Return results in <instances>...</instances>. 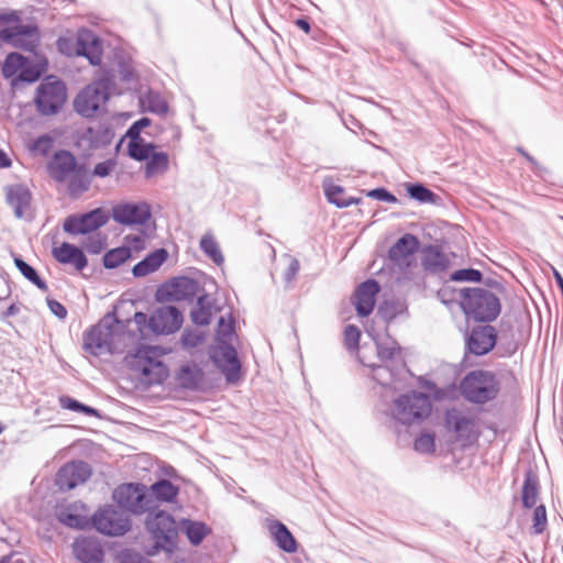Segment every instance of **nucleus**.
I'll return each mask as SVG.
<instances>
[{"instance_id":"obj_41","label":"nucleus","mask_w":563,"mask_h":563,"mask_svg":"<svg viewBox=\"0 0 563 563\" xmlns=\"http://www.w3.org/2000/svg\"><path fill=\"white\" fill-rule=\"evenodd\" d=\"M128 148L130 156L136 161H145L156 151L155 145L145 143L143 139H130Z\"/></svg>"},{"instance_id":"obj_28","label":"nucleus","mask_w":563,"mask_h":563,"mask_svg":"<svg viewBox=\"0 0 563 563\" xmlns=\"http://www.w3.org/2000/svg\"><path fill=\"white\" fill-rule=\"evenodd\" d=\"M445 422L448 428L453 430L459 438L471 440L475 437V421L472 417L457 410H449L445 415Z\"/></svg>"},{"instance_id":"obj_3","label":"nucleus","mask_w":563,"mask_h":563,"mask_svg":"<svg viewBox=\"0 0 563 563\" xmlns=\"http://www.w3.org/2000/svg\"><path fill=\"white\" fill-rule=\"evenodd\" d=\"M460 306L468 318H473L476 321H492L500 312L498 297L484 288L461 289Z\"/></svg>"},{"instance_id":"obj_59","label":"nucleus","mask_w":563,"mask_h":563,"mask_svg":"<svg viewBox=\"0 0 563 563\" xmlns=\"http://www.w3.org/2000/svg\"><path fill=\"white\" fill-rule=\"evenodd\" d=\"M85 247L91 254H99L104 247V241L100 234H97L88 239Z\"/></svg>"},{"instance_id":"obj_58","label":"nucleus","mask_w":563,"mask_h":563,"mask_svg":"<svg viewBox=\"0 0 563 563\" xmlns=\"http://www.w3.org/2000/svg\"><path fill=\"white\" fill-rule=\"evenodd\" d=\"M114 166H115V162L113 159H108V161L98 163L93 168L92 175L97 176V177H101V178L107 177L111 174Z\"/></svg>"},{"instance_id":"obj_54","label":"nucleus","mask_w":563,"mask_h":563,"mask_svg":"<svg viewBox=\"0 0 563 563\" xmlns=\"http://www.w3.org/2000/svg\"><path fill=\"white\" fill-rule=\"evenodd\" d=\"M148 110L156 114H166L168 112V104L158 95L148 96Z\"/></svg>"},{"instance_id":"obj_57","label":"nucleus","mask_w":563,"mask_h":563,"mask_svg":"<svg viewBox=\"0 0 563 563\" xmlns=\"http://www.w3.org/2000/svg\"><path fill=\"white\" fill-rule=\"evenodd\" d=\"M151 124V120L148 118H141L140 120L135 121L128 130L126 136L130 139H137L140 140V134L142 130Z\"/></svg>"},{"instance_id":"obj_38","label":"nucleus","mask_w":563,"mask_h":563,"mask_svg":"<svg viewBox=\"0 0 563 563\" xmlns=\"http://www.w3.org/2000/svg\"><path fill=\"white\" fill-rule=\"evenodd\" d=\"M323 189L329 202L335 205L339 208L349 207L358 202V199L346 197L344 189L339 185L324 181Z\"/></svg>"},{"instance_id":"obj_40","label":"nucleus","mask_w":563,"mask_h":563,"mask_svg":"<svg viewBox=\"0 0 563 563\" xmlns=\"http://www.w3.org/2000/svg\"><path fill=\"white\" fill-rule=\"evenodd\" d=\"M538 488V477L532 472H527L522 486V503L525 507L531 508L536 505Z\"/></svg>"},{"instance_id":"obj_33","label":"nucleus","mask_w":563,"mask_h":563,"mask_svg":"<svg viewBox=\"0 0 563 563\" xmlns=\"http://www.w3.org/2000/svg\"><path fill=\"white\" fill-rule=\"evenodd\" d=\"M217 311H219V308L214 306L213 299L209 295H199L197 305L190 313L191 320L198 325H207Z\"/></svg>"},{"instance_id":"obj_52","label":"nucleus","mask_w":563,"mask_h":563,"mask_svg":"<svg viewBox=\"0 0 563 563\" xmlns=\"http://www.w3.org/2000/svg\"><path fill=\"white\" fill-rule=\"evenodd\" d=\"M547 523H548V520H547L545 507L543 505H540L534 509V512H533L532 529H533L534 533H537V534L542 533L547 528Z\"/></svg>"},{"instance_id":"obj_6","label":"nucleus","mask_w":563,"mask_h":563,"mask_svg":"<svg viewBox=\"0 0 563 563\" xmlns=\"http://www.w3.org/2000/svg\"><path fill=\"white\" fill-rule=\"evenodd\" d=\"M57 48L66 56H84L91 65H100L102 60V45L89 30L80 31L76 38L59 37Z\"/></svg>"},{"instance_id":"obj_29","label":"nucleus","mask_w":563,"mask_h":563,"mask_svg":"<svg viewBox=\"0 0 563 563\" xmlns=\"http://www.w3.org/2000/svg\"><path fill=\"white\" fill-rule=\"evenodd\" d=\"M199 291L198 282L189 277H176L167 285V294L176 300H191Z\"/></svg>"},{"instance_id":"obj_55","label":"nucleus","mask_w":563,"mask_h":563,"mask_svg":"<svg viewBox=\"0 0 563 563\" xmlns=\"http://www.w3.org/2000/svg\"><path fill=\"white\" fill-rule=\"evenodd\" d=\"M360 330L355 325H347L344 330V342L349 350H354L358 345Z\"/></svg>"},{"instance_id":"obj_7","label":"nucleus","mask_w":563,"mask_h":563,"mask_svg":"<svg viewBox=\"0 0 563 563\" xmlns=\"http://www.w3.org/2000/svg\"><path fill=\"white\" fill-rule=\"evenodd\" d=\"M461 391L468 401L485 404L497 396L498 383L492 373L474 371L462 380Z\"/></svg>"},{"instance_id":"obj_63","label":"nucleus","mask_w":563,"mask_h":563,"mask_svg":"<svg viewBox=\"0 0 563 563\" xmlns=\"http://www.w3.org/2000/svg\"><path fill=\"white\" fill-rule=\"evenodd\" d=\"M120 563H152L148 559L137 553L124 552L120 556Z\"/></svg>"},{"instance_id":"obj_56","label":"nucleus","mask_w":563,"mask_h":563,"mask_svg":"<svg viewBox=\"0 0 563 563\" xmlns=\"http://www.w3.org/2000/svg\"><path fill=\"white\" fill-rule=\"evenodd\" d=\"M42 74V69L36 66L27 67L26 65L22 68L19 74V79L25 82H34L36 81Z\"/></svg>"},{"instance_id":"obj_19","label":"nucleus","mask_w":563,"mask_h":563,"mask_svg":"<svg viewBox=\"0 0 563 563\" xmlns=\"http://www.w3.org/2000/svg\"><path fill=\"white\" fill-rule=\"evenodd\" d=\"M207 371L201 364L191 362L183 364L176 373L177 384L185 389L198 390L206 382Z\"/></svg>"},{"instance_id":"obj_43","label":"nucleus","mask_w":563,"mask_h":563,"mask_svg":"<svg viewBox=\"0 0 563 563\" xmlns=\"http://www.w3.org/2000/svg\"><path fill=\"white\" fill-rule=\"evenodd\" d=\"M27 59L20 53H10L4 59L2 65V74L5 78H11L21 73L22 68L26 65Z\"/></svg>"},{"instance_id":"obj_36","label":"nucleus","mask_w":563,"mask_h":563,"mask_svg":"<svg viewBox=\"0 0 563 563\" xmlns=\"http://www.w3.org/2000/svg\"><path fill=\"white\" fill-rule=\"evenodd\" d=\"M179 530L186 534L194 545L201 543L205 537L210 532V529L203 522L189 519H184L180 522Z\"/></svg>"},{"instance_id":"obj_10","label":"nucleus","mask_w":563,"mask_h":563,"mask_svg":"<svg viewBox=\"0 0 563 563\" xmlns=\"http://www.w3.org/2000/svg\"><path fill=\"white\" fill-rule=\"evenodd\" d=\"M0 40L14 48L35 53L41 42L38 26L34 23L0 27Z\"/></svg>"},{"instance_id":"obj_47","label":"nucleus","mask_w":563,"mask_h":563,"mask_svg":"<svg viewBox=\"0 0 563 563\" xmlns=\"http://www.w3.org/2000/svg\"><path fill=\"white\" fill-rule=\"evenodd\" d=\"M360 363L365 367H368L373 372V378L382 385H388L391 379V372L388 368V364L378 363H366L364 358H360Z\"/></svg>"},{"instance_id":"obj_62","label":"nucleus","mask_w":563,"mask_h":563,"mask_svg":"<svg viewBox=\"0 0 563 563\" xmlns=\"http://www.w3.org/2000/svg\"><path fill=\"white\" fill-rule=\"evenodd\" d=\"M300 268L299 261L296 258H290L288 267L286 268L284 273V279L286 283H291L292 279L296 277Z\"/></svg>"},{"instance_id":"obj_50","label":"nucleus","mask_w":563,"mask_h":563,"mask_svg":"<svg viewBox=\"0 0 563 563\" xmlns=\"http://www.w3.org/2000/svg\"><path fill=\"white\" fill-rule=\"evenodd\" d=\"M415 450L421 454H430L435 450L434 434L429 432L421 433L413 444Z\"/></svg>"},{"instance_id":"obj_24","label":"nucleus","mask_w":563,"mask_h":563,"mask_svg":"<svg viewBox=\"0 0 563 563\" xmlns=\"http://www.w3.org/2000/svg\"><path fill=\"white\" fill-rule=\"evenodd\" d=\"M379 291V285L374 279L362 283L355 291V308L361 317H367L372 313L375 306V297Z\"/></svg>"},{"instance_id":"obj_20","label":"nucleus","mask_w":563,"mask_h":563,"mask_svg":"<svg viewBox=\"0 0 563 563\" xmlns=\"http://www.w3.org/2000/svg\"><path fill=\"white\" fill-rule=\"evenodd\" d=\"M55 514L59 522L70 528L85 529L89 525L86 506L80 501L60 505Z\"/></svg>"},{"instance_id":"obj_1","label":"nucleus","mask_w":563,"mask_h":563,"mask_svg":"<svg viewBox=\"0 0 563 563\" xmlns=\"http://www.w3.org/2000/svg\"><path fill=\"white\" fill-rule=\"evenodd\" d=\"M132 320H119L115 312L106 313L96 324L86 330L84 347L88 351L120 352L135 346L136 336L131 327Z\"/></svg>"},{"instance_id":"obj_21","label":"nucleus","mask_w":563,"mask_h":563,"mask_svg":"<svg viewBox=\"0 0 563 563\" xmlns=\"http://www.w3.org/2000/svg\"><path fill=\"white\" fill-rule=\"evenodd\" d=\"M496 330L489 324L475 327L467 338V352H492L496 344Z\"/></svg>"},{"instance_id":"obj_17","label":"nucleus","mask_w":563,"mask_h":563,"mask_svg":"<svg viewBox=\"0 0 563 563\" xmlns=\"http://www.w3.org/2000/svg\"><path fill=\"white\" fill-rule=\"evenodd\" d=\"M147 530L158 544L172 542L175 533V521L173 517L165 511H157L150 515L146 520Z\"/></svg>"},{"instance_id":"obj_9","label":"nucleus","mask_w":563,"mask_h":563,"mask_svg":"<svg viewBox=\"0 0 563 563\" xmlns=\"http://www.w3.org/2000/svg\"><path fill=\"white\" fill-rule=\"evenodd\" d=\"M66 99L67 90L64 82L48 77L37 87L34 101L42 115H52L62 109Z\"/></svg>"},{"instance_id":"obj_23","label":"nucleus","mask_w":563,"mask_h":563,"mask_svg":"<svg viewBox=\"0 0 563 563\" xmlns=\"http://www.w3.org/2000/svg\"><path fill=\"white\" fill-rule=\"evenodd\" d=\"M78 168L75 156L68 151H58L48 163L49 174L58 183L65 181Z\"/></svg>"},{"instance_id":"obj_13","label":"nucleus","mask_w":563,"mask_h":563,"mask_svg":"<svg viewBox=\"0 0 563 563\" xmlns=\"http://www.w3.org/2000/svg\"><path fill=\"white\" fill-rule=\"evenodd\" d=\"M109 218L106 210L97 208L87 213L69 216L65 220L63 229L73 235L88 234L107 224Z\"/></svg>"},{"instance_id":"obj_53","label":"nucleus","mask_w":563,"mask_h":563,"mask_svg":"<svg viewBox=\"0 0 563 563\" xmlns=\"http://www.w3.org/2000/svg\"><path fill=\"white\" fill-rule=\"evenodd\" d=\"M203 341V334L197 330H185L181 335V343L185 347H196Z\"/></svg>"},{"instance_id":"obj_60","label":"nucleus","mask_w":563,"mask_h":563,"mask_svg":"<svg viewBox=\"0 0 563 563\" xmlns=\"http://www.w3.org/2000/svg\"><path fill=\"white\" fill-rule=\"evenodd\" d=\"M368 197L390 203L397 202V198L385 188H376L367 194Z\"/></svg>"},{"instance_id":"obj_46","label":"nucleus","mask_w":563,"mask_h":563,"mask_svg":"<svg viewBox=\"0 0 563 563\" xmlns=\"http://www.w3.org/2000/svg\"><path fill=\"white\" fill-rule=\"evenodd\" d=\"M407 191L410 198L421 203H433L437 199V195L421 184L409 185Z\"/></svg>"},{"instance_id":"obj_49","label":"nucleus","mask_w":563,"mask_h":563,"mask_svg":"<svg viewBox=\"0 0 563 563\" xmlns=\"http://www.w3.org/2000/svg\"><path fill=\"white\" fill-rule=\"evenodd\" d=\"M59 405L63 409L82 412L87 416H98V411L95 408L86 406L78 400L70 398L69 396H60Z\"/></svg>"},{"instance_id":"obj_26","label":"nucleus","mask_w":563,"mask_h":563,"mask_svg":"<svg viewBox=\"0 0 563 563\" xmlns=\"http://www.w3.org/2000/svg\"><path fill=\"white\" fill-rule=\"evenodd\" d=\"M418 249L419 240L415 235L407 233L389 249L388 255L393 263L398 265H408L409 258L418 251Z\"/></svg>"},{"instance_id":"obj_30","label":"nucleus","mask_w":563,"mask_h":563,"mask_svg":"<svg viewBox=\"0 0 563 563\" xmlns=\"http://www.w3.org/2000/svg\"><path fill=\"white\" fill-rule=\"evenodd\" d=\"M421 264L429 273L439 274L451 266V258L437 246H428L423 251Z\"/></svg>"},{"instance_id":"obj_12","label":"nucleus","mask_w":563,"mask_h":563,"mask_svg":"<svg viewBox=\"0 0 563 563\" xmlns=\"http://www.w3.org/2000/svg\"><path fill=\"white\" fill-rule=\"evenodd\" d=\"M92 525L102 534L118 537L130 530L131 520L122 510L106 506L93 515Z\"/></svg>"},{"instance_id":"obj_34","label":"nucleus","mask_w":563,"mask_h":563,"mask_svg":"<svg viewBox=\"0 0 563 563\" xmlns=\"http://www.w3.org/2000/svg\"><path fill=\"white\" fill-rule=\"evenodd\" d=\"M167 251L164 249L150 253L144 260L134 265L132 273L135 277H144L157 271L167 260Z\"/></svg>"},{"instance_id":"obj_39","label":"nucleus","mask_w":563,"mask_h":563,"mask_svg":"<svg viewBox=\"0 0 563 563\" xmlns=\"http://www.w3.org/2000/svg\"><path fill=\"white\" fill-rule=\"evenodd\" d=\"M145 176L151 178L155 175L164 174L168 169V155L164 152H154L145 159Z\"/></svg>"},{"instance_id":"obj_44","label":"nucleus","mask_w":563,"mask_h":563,"mask_svg":"<svg viewBox=\"0 0 563 563\" xmlns=\"http://www.w3.org/2000/svg\"><path fill=\"white\" fill-rule=\"evenodd\" d=\"M131 257V249L126 246L108 251L103 256L106 268H117Z\"/></svg>"},{"instance_id":"obj_2","label":"nucleus","mask_w":563,"mask_h":563,"mask_svg":"<svg viewBox=\"0 0 563 563\" xmlns=\"http://www.w3.org/2000/svg\"><path fill=\"white\" fill-rule=\"evenodd\" d=\"M135 324L137 349L134 352H168L161 346L147 345L153 336L170 334L180 329L183 324L181 312L173 306H162L155 309L150 317L142 311L134 313L131 319Z\"/></svg>"},{"instance_id":"obj_45","label":"nucleus","mask_w":563,"mask_h":563,"mask_svg":"<svg viewBox=\"0 0 563 563\" xmlns=\"http://www.w3.org/2000/svg\"><path fill=\"white\" fill-rule=\"evenodd\" d=\"M200 249L201 251L210 257L217 265H221L224 261L223 255L220 251V247L214 240V238L210 234H205L200 240Z\"/></svg>"},{"instance_id":"obj_11","label":"nucleus","mask_w":563,"mask_h":563,"mask_svg":"<svg viewBox=\"0 0 563 563\" xmlns=\"http://www.w3.org/2000/svg\"><path fill=\"white\" fill-rule=\"evenodd\" d=\"M162 354H128L126 363L148 384H161L168 376L167 366L158 356Z\"/></svg>"},{"instance_id":"obj_14","label":"nucleus","mask_w":563,"mask_h":563,"mask_svg":"<svg viewBox=\"0 0 563 563\" xmlns=\"http://www.w3.org/2000/svg\"><path fill=\"white\" fill-rule=\"evenodd\" d=\"M112 218L124 225H142L151 218V209L146 202H126L113 207Z\"/></svg>"},{"instance_id":"obj_18","label":"nucleus","mask_w":563,"mask_h":563,"mask_svg":"<svg viewBox=\"0 0 563 563\" xmlns=\"http://www.w3.org/2000/svg\"><path fill=\"white\" fill-rule=\"evenodd\" d=\"M113 132L104 124H97L84 130L78 137V145L85 151L103 148L112 142Z\"/></svg>"},{"instance_id":"obj_22","label":"nucleus","mask_w":563,"mask_h":563,"mask_svg":"<svg viewBox=\"0 0 563 563\" xmlns=\"http://www.w3.org/2000/svg\"><path fill=\"white\" fill-rule=\"evenodd\" d=\"M211 363L224 375L227 382L236 385L242 379L238 354H209Z\"/></svg>"},{"instance_id":"obj_35","label":"nucleus","mask_w":563,"mask_h":563,"mask_svg":"<svg viewBox=\"0 0 563 563\" xmlns=\"http://www.w3.org/2000/svg\"><path fill=\"white\" fill-rule=\"evenodd\" d=\"M68 178V192L74 197L86 192L91 185V175L84 167H78Z\"/></svg>"},{"instance_id":"obj_5","label":"nucleus","mask_w":563,"mask_h":563,"mask_svg":"<svg viewBox=\"0 0 563 563\" xmlns=\"http://www.w3.org/2000/svg\"><path fill=\"white\" fill-rule=\"evenodd\" d=\"M113 88L112 78L104 76L84 88L74 100L75 111L85 118H91L103 106Z\"/></svg>"},{"instance_id":"obj_51","label":"nucleus","mask_w":563,"mask_h":563,"mask_svg":"<svg viewBox=\"0 0 563 563\" xmlns=\"http://www.w3.org/2000/svg\"><path fill=\"white\" fill-rule=\"evenodd\" d=\"M482 273L475 268H464L455 271L451 274L450 278L453 282H473L479 283L482 280Z\"/></svg>"},{"instance_id":"obj_64","label":"nucleus","mask_w":563,"mask_h":563,"mask_svg":"<svg viewBox=\"0 0 563 563\" xmlns=\"http://www.w3.org/2000/svg\"><path fill=\"white\" fill-rule=\"evenodd\" d=\"M47 306L53 314L59 319H64L67 316L66 308L55 299H47Z\"/></svg>"},{"instance_id":"obj_61","label":"nucleus","mask_w":563,"mask_h":563,"mask_svg":"<svg viewBox=\"0 0 563 563\" xmlns=\"http://www.w3.org/2000/svg\"><path fill=\"white\" fill-rule=\"evenodd\" d=\"M394 354H363L361 358H364L366 363H378L389 364L393 360Z\"/></svg>"},{"instance_id":"obj_48","label":"nucleus","mask_w":563,"mask_h":563,"mask_svg":"<svg viewBox=\"0 0 563 563\" xmlns=\"http://www.w3.org/2000/svg\"><path fill=\"white\" fill-rule=\"evenodd\" d=\"M54 147V137L49 134H43L35 139L29 146L34 155L47 156Z\"/></svg>"},{"instance_id":"obj_32","label":"nucleus","mask_w":563,"mask_h":563,"mask_svg":"<svg viewBox=\"0 0 563 563\" xmlns=\"http://www.w3.org/2000/svg\"><path fill=\"white\" fill-rule=\"evenodd\" d=\"M7 201L13 208L16 218H22L30 207L31 192L24 185H13L7 189Z\"/></svg>"},{"instance_id":"obj_37","label":"nucleus","mask_w":563,"mask_h":563,"mask_svg":"<svg viewBox=\"0 0 563 563\" xmlns=\"http://www.w3.org/2000/svg\"><path fill=\"white\" fill-rule=\"evenodd\" d=\"M147 492L155 499V505L157 507L158 501H172L176 497L178 488L169 481L161 479L147 488Z\"/></svg>"},{"instance_id":"obj_27","label":"nucleus","mask_w":563,"mask_h":563,"mask_svg":"<svg viewBox=\"0 0 563 563\" xmlns=\"http://www.w3.org/2000/svg\"><path fill=\"white\" fill-rule=\"evenodd\" d=\"M52 253L58 263L74 265L79 272L88 264L84 252L79 247L67 242H63L59 246L54 247Z\"/></svg>"},{"instance_id":"obj_25","label":"nucleus","mask_w":563,"mask_h":563,"mask_svg":"<svg viewBox=\"0 0 563 563\" xmlns=\"http://www.w3.org/2000/svg\"><path fill=\"white\" fill-rule=\"evenodd\" d=\"M74 553L81 563H102L104 558L100 542L92 538L76 540L74 543Z\"/></svg>"},{"instance_id":"obj_4","label":"nucleus","mask_w":563,"mask_h":563,"mask_svg":"<svg viewBox=\"0 0 563 563\" xmlns=\"http://www.w3.org/2000/svg\"><path fill=\"white\" fill-rule=\"evenodd\" d=\"M432 405L428 395L419 391L397 397L390 407V417L402 424L419 423L431 413Z\"/></svg>"},{"instance_id":"obj_16","label":"nucleus","mask_w":563,"mask_h":563,"mask_svg":"<svg viewBox=\"0 0 563 563\" xmlns=\"http://www.w3.org/2000/svg\"><path fill=\"white\" fill-rule=\"evenodd\" d=\"M234 325L235 320L230 312L219 318L216 330V342L219 352H238V350L243 349Z\"/></svg>"},{"instance_id":"obj_15","label":"nucleus","mask_w":563,"mask_h":563,"mask_svg":"<svg viewBox=\"0 0 563 563\" xmlns=\"http://www.w3.org/2000/svg\"><path fill=\"white\" fill-rule=\"evenodd\" d=\"M91 475L88 463L73 461L65 464L56 475V485L63 490H69L84 484Z\"/></svg>"},{"instance_id":"obj_31","label":"nucleus","mask_w":563,"mask_h":563,"mask_svg":"<svg viewBox=\"0 0 563 563\" xmlns=\"http://www.w3.org/2000/svg\"><path fill=\"white\" fill-rule=\"evenodd\" d=\"M267 529L276 544L287 553L297 551V542L288 528L280 521L267 520Z\"/></svg>"},{"instance_id":"obj_42","label":"nucleus","mask_w":563,"mask_h":563,"mask_svg":"<svg viewBox=\"0 0 563 563\" xmlns=\"http://www.w3.org/2000/svg\"><path fill=\"white\" fill-rule=\"evenodd\" d=\"M13 260L16 268L27 280H30L41 290H47L46 283L38 276L37 272L31 265H29L18 255H14Z\"/></svg>"},{"instance_id":"obj_8","label":"nucleus","mask_w":563,"mask_h":563,"mask_svg":"<svg viewBox=\"0 0 563 563\" xmlns=\"http://www.w3.org/2000/svg\"><path fill=\"white\" fill-rule=\"evenodd\" d=\"M113 499L119 507L134 515L153 512L156 509L155 499L141 484H123L114 489Z\"/></svg>"}]
</instances>
